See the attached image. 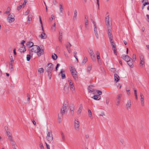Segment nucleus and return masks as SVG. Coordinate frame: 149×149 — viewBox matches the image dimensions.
Here are the masks:
<instances>
[{
  "label": "nucleus",
  "mask_w": 149,
  "mask_h": 149,
  "mask_svg": "<svg viewBox=\"0 0 149 149\" xmlns=\"http://www.w3.org/2000/svg\"><path fill=\"white\" fill-rule=\"evenodd\" d=\"M91 56V57L92 59V60L93 61H95V56L94 54L92 55V56Z\"/></svg>",
  "instance_id": "obj_51"
},
{
  "label": "nucleus",
  "mask_w": 149,
  "mask_h": 149,
  "mask_svg": "<svg viewBox=\"0 0 149 149\" xmlns=\"http://www.w3.org/2000/svg\"><path fill=\"white\" fill-rule=\"evenodd\" d=\"M46 145V147L47 149H50L49 146V145L47 144L45 142Z\"/></svg>",
  "instance_id": "obj_63"
},
{
  "label": "nucleus",
  "mask_w": 149,
  "mask_h": 149,
  "mask_svg": "<svg viewBox=\"0 0 149 149\" xmlns=\"http://www.w3.org/2000/svg\"><path fill=\"white\" fill-rule=\"evenodd\" d=\"M14 63V60H12L10 61L9 63V69L11 71H12L13 70V63Z\"/></svg>",
  "instance_id": "obj_13"
},
{
  "label": "nucleus",
  "mask_w": 149,
  "mask_h": 149,
  "mask_svg": "<svg viewBox=\"0 0 149 149\" xmlns=\"http://www.w3.org/2000/svg\"><path fill=\"white\" fill-rule=\"evenodd\" d=\"M68 108V106L67 104L64 103L63 106L61 107V113L62 114L65 113V110Z\"/></svg>",
  "instance_id": "obj_2"
},
{
  "label": "nucleus",
  "mask_w": 149,
  "mask_h": 149,
  "mask_svg": "<svg viewBox=\"0 0 149 149\" xmlns=\"http://www.w3.org/2000/svg\"><path fill=\"white\" fill-rule=\"evenodd\" d=\"M66 47L67 49L68 52L69 53H71V50L70 49V48H69L68 45L66 46Z\"/></svg>",
  "instance_id": "obj_54"
},
{
  "label": "nucleus",
  "mask_w": 149,
  "mask_h": 149,
  "mask_svg": "<svg viewBox=\"0 0 149 149\" xmlns=\"http://www.w3.org/2000/svg\"><path fill=\"white\" fill-rule=\"evenodd\" d=\"M87 58L86 57H84L82 61V63L85 64L87 61Z\"/></svg>",
  "instance_id": "obj_36"
},
{
  "label": "nucleus",
  "mask_w": 149,
  "mask_h": 149,
  "mask_svg": "<svg viewBox=\"0 0 149 149\" xmlns=\"http://www.w3.org/2000/svg\"><path fill=\"white\" fill-rule=\"evenodd\" d=\"M110 43H111L112 46L113 45H115V43H114V41H113V39H111V40H110Z\"/></svg>",
  "instance_id": "obj_55"
},
{
  "label": "nucleus",
  "mask_w": 149,
  "mask_h": 149,
  "mask_svg": "<svg viewBox=\"0 0 149 149\" xmlns=\"http://www.w3.org/2000/svg\"><path fill=\"white\" fill-rule=\"evenodd\" d=\"M38 49H40V47L38 46L34 45L32 48H30L29 50L31 51L32 53L33 52L36 53Z\"/></svg>",
  "instance_id": "obj_6"
},
{
  "label": "nucleus",
  "mask_w": 149,
  "mask_h": 149,
  "mask_svg": "<svg viewBox=\"0 0 149 149\" xmlns=\"http://www.w3.org/2000/svg\"><path fill=\"white\" fill-rule=\"evenodd\" d=\"M108 13H107V14H106L105 17V22L107 28L111 27V26L109 24V15L107 14Z\"/></svg>",
  "instance_id": "obj_5"
},
{
  "label": "nucleus",
  "mask_w": 149,
  "mask_h": 149,
  "mask_svg": "<svg viewBox=\"0 0 149 149\" xmlns=\"http://www.w3.org/2000/svg\"><path fill=\"white\" fill-rule=\"evenodd\" d=\"M47 72H52L53 70V65L51 63H49L47 64Z\"/></svg>",
  "instance_id": "obj_4"
},
{
  "label": "nucleus",
  "mask_w": 149,
  "mask_h": 149,
  "mask_svg": "<svg viewBox=\"0 0 149 149\" xmlns=\"http://www.w3.org/2000/svg\"><path fill=\"white\" fill-rule=\"evenodd\" d=\"M48 77L50 79L52 77V72H47Z\"/></svg>",
  "instance_id": "obj_46"
},
{
  "label": "nucleus",
  "mask_w": 149,
  "mask_h": 149,
  "mask_svg": "<svg viewBox=\"0 0 149 149\" xmlns=\"http://www.w3.org/2000/svg\"><path fill=\"white\" fill-rule=\"evenodd\" d=\"M139 57L140 60H144V57L142 54H140Z\"/></svg>",
  "instance_id": "obj_47"
},
{
  "label": "nucleus",
  "mask_w": 149,
  "mask_h": 149,
  "mask_svg": "<svg viewBox=\"0 0 149 149\" xmlns=\"http://www.w3.org/2000/svg\"><path fill=\"white\" fill-rule=\"evenodd\" d=\"M27 2V0H24V2L22 4L23 6H24L26 5V4Z\"/></svg>",
  "instance_id": "obj_57"
},
{
  "label": "nucleus",
  "mask_w": 149,
  "mask_h": 149,
  "mask_svg": "<svg viewBox=\"0 0 149 149\" xmlns=\"http://www.w3.org/2000/svg\"><path fill=\"white\" fill-rule=\"evenodd\" d=\"M33 53L32 52H30L29 54H27L26 56V60L27 61H29L30 60L31 58V55L32 56Z\"/></svg>",
  "instance_id": "obj_25"
},
{
  "label": "nucleus",
  "mask_w": 149,
  "mask_h": 149,
  "mask_svg": "<svg viewBox=\"0 0 149 149\" xmlns=\"http://www.w3.org/2000/svg\"><path fill=\"white\" fill-rule=\"evenodd\" d=\"M94 26V31L95 35L97 39H98L99 38V35L98 33L97 28V26L96 25V24L94 23L93 25Z\"/></svg>",
  "instance_id": "obj_7"
},
{
  "label": "nucleus",
  "mask_w": 149,
  "mask_h": 149,
  "mask_svg": "<svg viewBox=\"0 0 149 149\" xmlns=\"http://www.w3.org/2000/svg\"><path fill=\"white\" fill-rule=\"evenodd\" d=\"M88 112L89 116L91 118V117H92V113L91 112V110L90 109H88Z\"/></svg>",
  "instance_id": "obj_39"
},
{
  "label": "nucleus",
  "mask_w": 149,
  "mask_h": 149,
  "mask_svg": "<svg viewBox=\"0 0 149 149\" xmlns=\"http://www.w3.org/2000/svg\"><path fill=\"white\" fill-rule=\"evenodd\" d=\"M53 4L54 5H56L57 3V2L56 0H53L52 1Z\"/></svg>",
  "instance_id": "obj_64"
},
{
  "label": "nucleus",
  "mask_w": 149,
  "mask_h": 149,
  "mask_svg": "<svg viewBox=\"0 0 149 149\" xmlns=\"http://www.w3.org/2000/svg\"><path fill=\"white\" fill-rule=\"evenodd\" d=\"M114 53V54L116 55H117V51H116V48L114 49H113Z\"/></svg>",
  "instance_id": "obj_62"
},
{
  "label": "nucleus",
  "mask_w": 149,
  "mask_h": 149,
  "mask_svg": "<svg viewBox=\"0 0 149 149\" xmlns=\"http://www.w3.org/2000/svg\"><path fill=\"white\" fill-rule=\"evenodd\" d=\"M77 11L76 10H74V15L73 16V18L74 19H76L77 16Z\"/></svg>",
  "instance_id": "obj_31"
},
{
  "label": "nucleus",
  "mask_w": 149,
  "mask_h": 149,
  "mask_svg": "<svg viewBox=\"0 0 149 149\" xmlns=\"http://www.w3.org/2000/svg\"><path fill=\"white\" fill-rule=\"evenodd\" d=\"M46 35V34L45 33H42V34L40 36V37L42 39H46L47 38V36H45Z\"/></svg>",
  "instance_id": "obj_29"
},
{
  "label": "nucleus",
  "mask_w": 149,
  "mask_h": 149,
  "mask_svg": "<svg viewBox=\"0 0 149 149\" xmlns=\"http://www.w3.org/2000/svg\"><path fill=\"white\" fill-rule=\"evenodd\" d=\"M22 6V5H19L18 6L17 8V10L18 11H19L21 8Z\"/></svg>",
  "instance_id": "obj_60"
},
{
  "label": "nucleus",
  "mask_w": 149,
  "mask_h": 149,
  "mask_svg": "<svg viewBox=\"0 0 149 149\" xmlns=\"http://www.w3.org/2000/svg\"><path fill=\"white\" fill-rule=\"evenodd\" d=\"M82 109H83L82 105L81 104L80 105V107L77 111V113L78 114H79L81 113Z\"/></svg>",
  "instance_id": "obj_24"
},
{
  "label": "nucleus",
  "mask_w": 149,
  "mask_h": 149,
  "mask_svg": "<svg viewBox=\"0 0 149 149\" xmlns=\"http://www.w3.org/2000/svg\"><path fill=\"white\" fill-rule=\"evenodd\" d=\"M7 136L8 137V139H9L10 141L11 142L12 141H13V139L12 136L11 135H10L9 134Z\"/></svg>",
  "instance_id": "obj_44"
},
{
  "label": "nucleus",
  "mask_w": 149,
  "mask_h": 149,
  "mask_svg": "<svg viewBox=\"0 0 149 149\" xmlns=\"http://www.w3.org/2000/svg\"><path fill=\"white\" fill-rule=\"evenodd\" d=\"M62 36H61V35H59V40L60 42H62Z\"/></svg>",
  "instance_id": "obj_53"
},
{
  "label": "nucleus",
  "mask_w": 149,
  "mask_h": 149,
  "mask_svg": "<svg viewBox=\"0 0 149 149\" xmlns=\"http://www.w3.org/2000/svg\"><path fill=\"white\" fill-rule=\"evenodd\" d=\"M121 58L127 62L129 60H132V58L127 55H123L122 56Z\"/></svg>",
  "instance_id": "obj_12"
},
{
  "label": "nucleus",
  "mask_w": 149,
  "mask_h": 149,
  "mask_svg": "<svg viewBox=\"0 0 149 149\" xmlns=\"http://www.w3.org/2000/svg\"><path fill=\"white\" fill-rule=\"evenodd\" d=\"M51 30L53 31H54L55 30V27L52 26L51 28Z\"/></svg>",
  "instance_id": "obj_59"
},
{
  "label": "nucleus",
  "mask_w": 149,
  "mask_h": 149,
  "mask_svg": "<svg viewBox=\"0 0 149 149\" xmlns=\"http://www.w3.org/2000/svg\"><path fill=\"white\" fill-rule=\"evenodd\" d=\"M64 72L65 71L63 69H62L61 70L60 73L62 79H65L66 78L65 74L63 73V72L64 73Z\"/></svg>",
  "instance_id": "obj_16"
},
{
  "label": "nucleus",
  "mask_w": 149,
  "mask_h": 149,
  "mask_svg": "<svg viewBox=\"0 0 149 149\" xmlns=\"http://www.w3.org/2000/svg\"><path fill=\"white\" fill-rule=\"evenodd\" d=\"M60 65L59 63H58L56 65V68H55L56 70V71H57L58 70V68L60 66Z\"/></svg>",
  "instance_id": "obj_56"
},
{
  "label": "nucleus",
  "mask_w": 149,
  "mask_h": 149,
  "mask_svg": "<svg viewBox=\"0 0 149 149\" xmlns=\"http://www.w3.org/2000/svg\"><path fill=\"white\" fill-rule=\"evenodd\" d=\"M141 104L142 106H144V99H143L142 98H141Z\"/></svg>",
  "instance_id": "obj_37"
},
{
  "label": "nucleus",
  "mask_w": 149,
  "mask_h": 149,
  "mask_svg": "<svg viewBox=\"0 0 149 149\" xmlns=\"http://www.w3.org/2000/svg\"><path fill=\"white\" fill-rule=\"evenodd\" d=\"M37 55L39 57L41 55H43L44 53V50L42 49H41L40 47V49H38V50L37 52Z\"/></svg>",
  "instance_id": "obj_11"
},
{
  "label": "nucleus",
  "mask_w": 149,
  "mask_h": 149,
  "mask_svg": "<svg viewBox=\"0 0 149 149\" xmlns=\"http://www.w3.org/2000/svg\"><path fill=\"white\" fill-rule=\"evenodd\" d=\"M54 18V16L53 15H52L51 16V18L50 19V20L51 21H52Z\"/></svg>",
  "instance_id": "obj_58"
},
{
  "label": "nucleus",
  "mask_w": 149,
  "mask_h": 149,
  "mask_svg": "<svg viewBox=\"0 0 149 149\" xmlns=\"http://www.w3.org/2000/svg\"><path fill=\"white\" fill-rule=\"evenodd\" d=\"M92 69V66L91 65L88 66L87 69V72H88L89 73L90 72V71Z\"/></svg>",
  "instance_id": "obj_40"
},
{
  "label": "nucleus",
  "mask_w": 149,
  "mask_h": 149,
  "mask_svg": "<svg viewBox=\"0 0 149 149\" xmlns=\"http://www.w3.org/2000/svg\"><path fill=\"white\" fill-rule=\"evenodd\" d=\"M64 90L65 92L66 93L68 92L69 86L68 84L67 83L65 84L64 85Z\"/></svg>",
  "instance_id": "obj_17"
},
{
  "label": "nucleus",
  "mask_w": 149,
  "mask_h": 149,
  "mask_svg": "<svg viewBox=\"0 0 149 149\" xmlns=\"http://www.w3.org/2000/svg\"><path fill=\"white\" fill-rule=\"evenodd\" d=\"M96 91L97 92V94H98L99 96L101 95L102 94V91L100 90H97Z\"/></svg>",
  "instance_id": "obj_52"
},
{
  "label": "nucleus",
  "mask_w": 149,
  "mask_h": 149,
  "mask_svg": "<svg viewBox=\"0 0 149 149\" xmlns=\"http://www.w3.org/2000/svg\"><path fill=\"white\" fill-rule=\"evenodd\" d=\"M26 45L27 46H28L29 47V49H30V48H32V47L34 45H33V42H27L26 44Z\"/></svg>",
  "instance_id": "obj_18"
},
{
  "label": "nucleus",
  "mask_w": 149,
  "mask_h": 149,
  "mask_svg": "<svg viewBox=\"0 0 149 149\" xmlns=\"http://www.w3.org/2000/svg\"><path fill=\"white\" fill-rule=\"evenodd\" d=\"M136 59V55L135 54H134L132 56V60L135 61Z\"/></svg>",
  "instance_id": "obj_50"
},
{
  "label": "nucleus",
  "mask_w": 149,
  "mask_h": 149,
  "mask_svg": "<svg viewBox=\"0 0 149 149\" xmlns=\"http://www.w3.org/2000/svg\"><path fill=\"white\" fill-rule=\"evenodd\" d=\"M15 15L13 13H11L10 14L8 17L7 20L9 23H12L14 21L15 19L14 18Z\"/></svg>",
  "instance_id": "obj_1"
},
{
  "label": "nucleus",
  "mask_w": 149,
  "mask_h": 149,
  "mask_svg": "<svg viewBox=\"0 0 149 149\" xmlns=\"http://www.w3.org/2000/svg\"><path fill=\"white\" fill-rule=\"evenodd\" d=\"M132 60H129L127 61L128 65L132 68L133 67V66L132 65L133 64L132 63Z\"/></svg>",
  "instance_id": "obj_21"
},
{
  "label": "nucleus",
  "mask_w": 149,
  "mask_h": 149,
  "mask_svg": "<svg viewBox=\"0 0 149 149\" xmlns=\"http://www.w3.org/2000/svg\"><path fill=\"white\" fill-rule=\"evenodd\" d=\"M74 127L78 129L79 127V122L78 120L75 119L74 121Z\"/></svg>",
  "instance_id": "obj_15"
},
{
  "label": "nucleus",
  "mask_w": 149,
  "mask_h": 149,
  "mask_svg": "<svg viewBox=\"0 0 149 149\" xmlns=\"http://www.w3.org/2000/svg\"><path fill=\"white\" fill-rule=\"evenodd\" d=\"M122 94H118L117 97L116 99L117 100H120L121 99V98L122 97Z\"/></svg>",
  "instance_id": "obj_34"
},
{
  "label": "nucleus",
  "mask_w": 149,
  "mask_h": 149,
  "mask_svg": "<svg viewBox=\"0 0 149 149\" xmlns=\"http://www.w3.org/2000/svg\"><path fill=\"white\" fill-rule=\"evenodd\" d=\"M131 105V101L130 100H128L126 104L127 109L128 110L130 108Z\"/></svg>",
  "instance_id": "obj_14"
},
{
  "label": "nucleus",
  "mask_w": 149,
  "mask_h": 149,
  "mask_svg": "<svg viewBox=\"0 0 149 149\" xmlns=\"http://www.w3.org/2000/svg\"><path fill=\"white\" fill-rule=\"evenodd\" d=\"M88 52L89 53L90 56H92V55L94 54L93 51L91 49H89L88 50Z\"/></svg>",
  "instance_id": "obj_35"
},
{
  "label": "nucleus",
  "mask_w": 149,
  "mask_h": 149,
  "mask_svg": "<svg viewBox=\"0 0 149 149\" xmlns=\"http://www.w3.org/2000/svg\"><path fill=\"white\" fill-rule=\"evenodd\" d=\"M6 132V133L7 135H9L10 134V132L8 131V127L7 126H5L4 127Z\"/></svg>",
  "instance_id": "obj_30"
},
{
  "label": "nucleus",
  "mask_w": 149,
  "mask_h": 149,
  "mask_svg": "<svg viewBox=\"0 0 149 149\" xmlns=\"http://www.w3.org/2000/svg\"><path fill=\"white\" fill-rule=\"evenodd\" d=\"M70 71L72 74L74 73L75 72L76 73L77 72L76 70H75V69L74 67L70 66Z\"/></svg>",
  "instance_id": "obj_28"
},
{
  "label": "nucleus",
  "mask_w": 149,
  "mask_h": 149,
  "mask_svg": "<svg viewBox=\"0 0 149 149\" xmlns=\"http://www.w3.org/2000/svg\"><path fill=\"white\" fill-rule=\"evenodd\" d=\"M114 77L115 81L116 82H118L120 80L119 76L117 74H114Z\"/></svg>",
  "instance_id": "obj_20"
},
{
  "label": "nucleus",
  "mask_w": 149,
  "mask_h": 149,
  "mask_svg": "<svg viewBox=\"0 0 149 149\" xmlns=\"http://www.w3.org/2000/svg\"><path fill=\"white\" fill-rule=\"evenodd\" d=\"M61 137H62V140L63 141H64L65 139V135H64L63 133V132H61Z\"/></svg>",
  "instance_id": "obj_45"
},
{
  "label": "nucleus",
  "mask_w": 149,
  "mask_h": 149,
  "mask_svg": "<svg viewBox=\"0 0 149 149\" xmlns=\"http://www.w3.org/2000/svg\"><path fill=\"white\" fill-rule=\"evenodd\" d=\"M39 19H40V22L41 24V26L42 27V30L43 31H44V29H43V27L42 24V21L41 20V17L40 16H39Z\"/></svg>",
  "instance_id": "obj_48"
},
{
  "label": "nucleus",
  "mask_w": 149,
  "mask_h": 149,
  "mask_svg": "<svg viewBox=\"0 0 149 149\" xmlns=\"http://www.w3.org/2000/svg\"><path fill=\"white\" fill-rule=\"evenodd\" d=\"M108 28V34L109 36V40L113 39V37L112 35V34L111 32V27H110V28Z\"/></svg>",
  "instance_id": "obj_9"
},
{
  "label": "nucleus",
  "mask_w": 149,
  "mask_h": 149,
  "mask_svg": "<svg viewBox=\"0 0 149 149\" xmlns=\"http://www.w3.org/2000/svg\"><path fill=\"white\" fill-rule=\"evenodd\" d=\"M92 87L93 86L92 85L90 86H88V92L89 93H92L95 91L94 89L92 88Z\"/></svg>",
  "instance_id": "obj_23"
},
{
  "label": "nucleus",
  "mask_w": 149,
  "mask_h": 149,
  "mask_svg": "<svg viewBox=\"0 0 149 149\" xmlns=\"http://www.w3.org/2000/svg\"><path fill=\"white\" fill-rule=\"evenodd\" d=\"M72 74L75 80L76 81H77L78 80V77L77 74L75 73H74Z\"/></svg>",
  "instance_id": "obj_26"
},
{
  "label": "nucleus",
  "mask_w": 149,
  "mask_h": 149,
  "mask_svg": "<svg viewBox=\"0 0 149 149\" xmlns=\"http://www.w3.org/2000/svg\"><path fill=\"white\" fill-rule=\"evenodd\" d=\"M88 20L87 18H86V16L85 17V28L87 29H88Z\"/></svg>",
  "instance_id": "obj_22"
},
{
  "label": "nucleus",
  "mask_w": 149,
  "mask_h": 149,
  "mask_svg": "<svg viewBox=\"0 0 149 149\" xmlns=\"http://www.w3.org/2000/svg\"><path fill=\"white\" fill-rule=\"evenodd\" d=\"M69 82V85L70 86V88L72 92H73L74 91V86L73 85V83L72 82L71 80H70L68 81Z\"/></svg>",
  "instance_id": "obj_10"
},
{
  "label": "nucleus",
  "mask_w": 149,
  "mask_h": 149,
  "mask_svg": "<svg viewBox=\"0 0 149 149\" xmlns=\"http://www.w3.org/2000/svg\"><path fill=\"white\" fill-rule=\"evenodd\" d=\"M70 111L74 110V106L73 104H71L70 106Z\"/></svg>",
  "instance_id": "obj_33"
},
{
  "label": "nucleus",
  "mask_w": 149,
  "mask_h": 149,
  "mask_svg": "<svg viewBox=\"0 0 149 149\" xmlns=\"http://www.w3.org/2000/svg\"><path fill=\"white\" fill-rule=\"evenodd\" d=\"M59 7L60 9V11L61 13H62V11L63 10V8L62 7V5L60 4L59 5Z\"/></svg>",
  "instance_id": "obj_38"
},
{
  "label": "nucleus",
  "mask_w": 149,
  "mask_h": 149,
  "mask_svg": "<svg viewBox=\"0 0 149 149\" xmlns=\"http://www.w3.org/2000/svg\"><path fill=\"white\" fill-rule=\"evenodd\" d=\"M46 138L49 142H51L53 140V137L52 132H47Z\"/></svg>",
  "instance_id": "obj_3"
},
{
  "label": "nucleus",
  "mask_w": 149,
  "mask_h": 149,
  "mask_svg": "<svg viewBox=\"0 0 149 149\" xmlns=\"http://www.w3.org/2000/svg\"><path fill=\"white\" fill-rule=\"evenodd\" d=\"M38 72L40 74L43 73L44 72V69L42 68H40L38 69Z\"/></svg>",
  "instance_id": "obj_32"
},
{
  "label": "nucleus",
  "mask_w": 149,
  "mask_h": 149,
  "mask_svg": "<svg viewBox=\"0 0 149 149\" xmlns=\"http://www.w3.org/2000/svg\"><path fill=\"white\" fill-rule=\"evenodd\" d=\"M25 42V41L24 40H22L21 42V43L22 45V49H19L20 52L21 53L24 52L26 50L25 46L24 45V43Z\"/></svg>",
  "instance_id": "obj_8"
},
{
  "label": "nucleus",
  "mask_w": 149,
  "mask_h": 149,
  "mask_svg": "<svg viewBox=\"0 0 149 149\" xmlns=\"http://www.w3.org/2000/svg\"><path fill=\"white\" fill-rule=\"evenodd\" d=\"M63 114H62L61 113L60 114H58V121L59 123H61L62 118H63Z\"/></svg>",
  "instance_id": "obj_19"
},
{
  "label": "nucleus",
  "mask_w": 149,
  "mask_h": 149,
  "mask_svg": "<svg viewBox=\"0 0 149 149\" xmlns=\"http://www.w3.org/2000/svg\"><path fill=\"white\" fill-rule=\"evenodd\" d=\"M93 98L96 100H99L101 98V97L99 95H94L93 97Z\"/></svg>",
  "instance_id": "obj_27"
},
{
  "label": "nucleus",
  "mask_w": 149,
  "mask_h": 149,
  "mask_svg": "<svg viewBox=\"0 0 149 149\" xmlns=\"http://www.w3.org/2000/svg\"><path fill=\"white\" fill-rule=\"evenodd\" d=\"M32 19V16L31 15H29L28 16V18L27 20L28 22H30Z\"/></svg>",
  "instance_id": "obj_41"
},
{
  "label": "nucleus",
  "mask_w": 149,
  "mask_h": 149,
  "mask_svg": "<svg viewBox=\"0 0 149 149\" xmlns=\"http://www.w3.org/2000/svg\"><path fill=\"white\" fill-rule=\"evenodd\" d=\"M54 55H55V57L53 55H52V58H53L54 60H56V59L57 58V56L56 54H54Z\"/></svg>",
  "instance_id": "obj_42"
},
{
  "label": "nucleus",
  "mask_w": 149,
  "mask_h": 149,
  "mask_svg": "<svg viewBox=\"0 0 149 149\" xmlns=\"http://www.w3.org/2000/svg\"><path fill=\"white\" fill-rule=\"evenodd\" d=\"M144 60H140V64L141 65H143L144 64Z\"/></svg>",
  "instance_id": "obj_49"
},
{
  "label": "nucleus",
  "mask_w": 149,
  "mask_h": 149,
  "mask_svg": "<svg viewBox=\"0 0 149 149\" xmlns=\"http://www.w3.org/2000/svg\"><path fill=\"white\" fill-rule=\"evenodd\" d=\"M120 100H116V105H117V106L120 103Z\"/></svg>",
  "instance_id": "obj_61"
},
{
  "label": "nucleus",
  "mask_w": 149,
  "mask_h": 149,
  "mask_svg": "<svg viewBox=\"0 0 149 149\" xmlns=\"http://www.w3.org/2000/svg\"><path fill=\"white\" fill-rule=\"evenodd\" d=\"M10 8L9 7H8L7 8L6 11L5 12V13H6V14L10 12Z\"/></svg>",
  "instance_id": "obj_43"
}]
</instances>
